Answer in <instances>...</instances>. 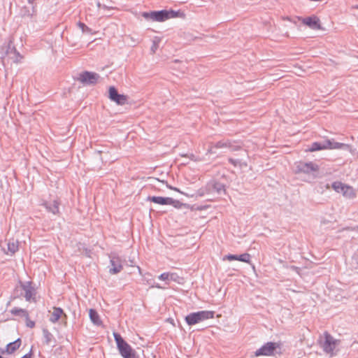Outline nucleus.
Segmentation results:
<instances>
[{
	"mask_svg": "<svg viewBox=\"0 0 358 358\" xmlns=\"http://www.w3.org/2000/svg\"><path fill=\"white\" fill-rule=\"evenodd\" d=\"M117 348L123 358H138L136 351L124 340L118 333H113Z\"/></svg>",
	"mask_w": 358,
	"mask_h": 358,
	"instance_id": "f257e3e1",
	"label": "nucleus"
},
{
	"mask_svg": "<svg viewBox=\"0 0 358 358\" xmlns=\"http://www.w3.org/2000/svg\"><path fill=\"white\" fill-rule=\"evenodd\" d=\"M226 192L225 185L216 180H210L205 187L199 190L200 196L209 195V194H224Z\"/></svg>",
	"mask_w": 358,
	"mask_h": 358,
	"instance_id": "f03ea898",
	"label": "nucleus"
},
{
	"mask_svg": "<svg viewBox=\"0 0 358 358\" xmlns=\"http://www.w3.org/2000/svg\"><path fill=\"white\" fill-rule=\"evenodd\" d=\"M214 315V311L200 310L188 314L185 320L188 325L192 326L204 320L213 318Z\"/></svg>",
	"mask_w": 358,
	"mask_h": 358,
	"instance_id": "7ed1b4c3",
	"label": "nucleus"
},
{
	"mask_svg": "<svg viewBox=\"0 0 358 358\" xmlns=\"http://www.w3.org/2000/svg\"><path fill=\"white\" fill-rule=\"evenodd\" d=\"M338 341L335 339L327 331L324 333V339L322 336L318 339V343L324 352L333 355V352L337 345Z\"/></svg>",
	"mask_w": 358,
	"mask_h": 358,
	"instance_id": "20e7f679",
	"label": "nucleus"
},
{
	"mask_svg": "<svg viewBox=\"0 0 358 358\" xmlns=\"http://www.w3.org/2000/svg\"><path fill=\"white\" fill-rule=\"evenodd\" d=\"M280 348V344L274 342H267L255 352L256 357L271 356L274 355L275 350Z\"/></svg>",
	"mask_w": 358,
	"mask_h": 358,
	"instance_id": "39448f33",
	"label": "nucleus"
},
{
	"mask_svg": "<svg viewBox=\"0 0 358 358\" xmlns=\"http://www.w3.org/2000/svg\"><path fill=\"white\" fill-rule=\"evenodd\" d=\"M142 16L147 20L153 22H164L166 20L167 10H154L142 13Z\"/></svg>",
	"mask_w": 358,
	"mask_h": 358,
	"instance_id": "423d86ee",
	"label": "nucleus"
},
{
	"mask_svg": "<svg viewBox=\"0 0 358 358\" xmlns=\"http://www.w3.org/2000/svg\"><path fill=\"white\" fill-rule=\"evenodd\" d=\"M99 78L98 73L86 71L79 74L78 80L85 85H95Z\"/></svg>",
	"mask_w": 358,
	"mask_h": 358,
	"instance_id": "0eeeda50",
	"label": "nucleus"
},
{
	"mask_svg": "<svg viewBox=\"0 0 358 358\" xmlns=\"http://www.w3.org/2000/svg\"><path fill=\"white\" fill-rule=\"evenodd\" d=\"M319 166L312 162H299L296 164V173H310L317 171Z\"/></svg>",
	"mask_w": 358,
	"mask_h": 358,
	"instance_id": "6e6552de",
	"label": "nucleus"
},
{
	"mask_svg": "<svg viewBox=\"0 0 358 358\" xmlns=\"http://www.w3.org/2000/svg\"><path fill=\"white\" fill-rule=\"evenodd\" d=\"M109 99L117 103L118 105H124L127 101V96L119 94L114 86H111L108 90Z\"/></svg>",
	"mask_w": 358,
	"mask_h": 358,
	"instance_id": "1a4fd4ad",
	"label": "nucleus"
},
{
	"mask_svg": "<svg viewBox=\"0 0 358 358\" xmlns=\"http://www.w3.org/2000/svg\"><path fill=\"white\" fill-rule=\"evenodd\" d=\"M110 259L109 273L113 275L120 273L123 268L122 259L115 255L110 256Z\"/></svg>",
	"mask_w": 358,
	"mask_h": 358,
	"instance_id": "9d476101",
	"label": "nucleus"
},
{
	"mask_svg": "<svg viewBox=\"0 0 358 358\" xmlns=\"http://www.w3.org/2000/svg\"><path fill=\"white\" fill-rule=\"evenodd\" d=\"M303 24L307 25L312 29L320 30L321 29V24L320 19L315 15L302 18Z\"/></svg>",
	"mask_w": 358,
	"mask_h": 358,
	"instance_id": "9b49d317",
	"label": "nucleus"
},
{
	"mask_svg": "<svg viewBox=\"0 0 358 358\" xmlns=\"http://www.w3.org/2000/svg\"><path fill=\"white\" fill-rule=\"evenodd\" d=\"M59 204L60 203L57 200H53L52 201H45L42 205L49 213H51L53 215H59Z\"/></svg>",
	"mask_w": 358,
	"mask_h": 358,
	"instance_id": "f8f14e48",
	"label": "nucleus"
},
{
	"mask_svg": "<svg viewBox=\"0 0 358 358\" xmlns=\"http://www.w3.org/2000/svg\"><path fill=\"white\" fill-rule=\"evenodd\" d=\"M21 287L24 291V298L29 301L35 295V289L29 281L21 283Z\"/></svg>",
	"mask_w": 358,
	"mask_h": 358,
	"instance_id": "ddd939ff",
	"label": "nucleus"
},
{
	"mask_svg": "<svg viewBox=\"0 0 358 358\" xmlns=\"http://www.w3.org/2000/svg\"><path fill=\"white\" fill-rule=\"evenodd\" d=\"M6 55H8L15 62H19L22 58L16 48L11 45V43H9L7 46Z\"/></svg>",
	"mask_w": 358,
	"mask_h": 358,
	"instance_id": "4468645a",
	"label": "nucleus"
},
{
	"mask_svg": "<svg viewBox=\"0 0 358 358\" xmlns=\"http://www.w3.org/2000/svg\"><path fill=\"white\" fill-rule=\"evenodd\" d=\"M21 345V339L17 338L15 341L6 345L4 350H1V353L12 354L15 352Z\"/></svg>",
	"mask_w": 358,
	"mask_h": 358,
	"instance_id": "2eb2a0df",
	"label": "nucleus"
},
{
	"mask_svg": "<svg viewBox=\"0 0 358 358\" xmlns=\"http://www.w3.org/2000/svg\"><path fill=\"white\" fill-rule=\"evenodd\" d=\"M214 147L217 149L228 148H230L232 151L238 150L240 148L239 146L233 145L232 142L229 140H222L217 141L214 144Z\"/></svg>",
	"mask_w": 358,
	"mask_h": 358,
	"instance_id": "dca6fc26",
	"label": "nucleus"
},
{
	"mask_svg": "<svg viewBox=\"0 0 358 358\" xmlns=\"http://www.w3.org/2000/svg\"><path fill=\"white\" fill-rule=\"evenodd\" d=\"M158 278L164 281L179 282L180 277L176 273L164 272L160 274Z\"/></svg>",
	"mask_w": 358,
	"mask_h": 358,
	"instance_id": "f3484780",
	"label": "nucleus"
},
{
	"mask_svg": "<svg viewBox=\"0 0 358 358\" xmlns=\"http://www.w3.org/2000/svg\"><path fill=\"white\" fill-rule=\"evenodd\" d=\"M148 200L155 203L160 205H169L171 201V197H162V196H148Z\"/></svg>",
	"mask_w": 358,
	"mask_h": 358,
	"instance_id": "a211bd4d",
	"label": "nucleus"
},
{
	"mask_svg": "<svg viewBox=\"0 0 358 358\" xmlns=\"http://www.w3.org/2000/svg\"><path fill=\"white\" fill-rule=\"evenodd\" d=\"M64 314L63 309L60 307H54L53 311L51 314V316L49 320L55 324L58 322L61 316Z\"/></svg>",
	"mask_w": 358,
	"mask_h": 358,
	"instance_id": "6ab92c4d",
	"label": "nucleus"
},
{
	"mask_svg": "<svg viewBox=\"0 0 358 358\" xmlns=\"http://www.w3.org/2000/svg\"><path fill=\"white\" fill-rule=\"evenodd\" d=\"M90 319L94 324L101 325L102 322L98 313L94 309H90L89 311Z\"/></svg>",
	"mask_w": 358,
	"mask_h": 358,
	"instance_id": "aec40b11",
	"label": "nucleus"
},
{
	"mask_svg": "<svg viewBox=\"0 0 358 358\" xmlns=\"http://www.w3.org/2000/svg\"><path fill=\"white\" fill-rule=\"evenodd\" d=\"M43 336L44 338V343L46 345H50L55 341L54 336L47 329H43Z\"/></svg>",
	"mask_w": 358,
	"mask_h": 358,
	"instance_id": "412c9836",
	"label": "nucleus"
},
{
	"mask_svg": "<svg viewBox=\"0 0 358 358\" xmlns=\"http://www.w3.org/2000/svg\"><path fill=\"white\" fill-rule=\"evenodd\" d=\"M166 20L171 18L180 17L185 18V15L180 10H167Z\"/></svg>",
	"mask_w": 358,
	"mask_h": 358,
	"instance_id": "4be33fe9",
	"label": "nucleus"
},
{
	"mask_svg": "<svg viewBox=\"0 0 358 358\" xmlns=\"http://www.w3.org/2000/svg\"><path fill=\"white\" fill-rule=\"evenodd\" d=\"M325 150L324 142H314L307 149V151L315 152Z\"/></svg>",
	"mask_w": 358,
	"mask_h": 358,
	"instance_id": "5701e85b",
	"label": "nucleus"
},
{
	"mask_svg": "<svg viewBox=\"0 0 358 358\" xmlns=\"http://www.w3.org/2000/svg\"><path fill=\"white\" fill-rule=\"evenodd\" d=\"M343 196L348 199H353L355 197V193L353 188L351 186L345 185V189L343 193Z\"/></svg>",
	"mask_w": 358,
	"mask_h": 358,
	"instance_id": "b1692460",
	"label": "nucleus"
},
{
	"mask_svg": "<svg viewBox=\"0 0 358 358\" xmlns=\"http://www.w3.org/2000/svg\"><path fill=\"white\" fill-rule=\"evenodd\" d=\"M343 196L348 199H353L355 197V193L353 188L351 186L345 185V189L343 193Z\"/></svg>",
	"mask_w": 358,
	"mask_h": 358,
	"instance_id": "393cba45",
	"label": "nucleus"
},
{
	"mask_svg": "<svg viewBox=\"0 0 358 358\" xmlns=\"http://www.w3.org/2000/svg\"><path fill=\"white\" fill-rule=\"evenodd\" d=\"M345 184L341 182V181H335L331 185V187L334 189V191L342 194L345 189Z\"/></svg>",
	"mask_w": 358,
	"mask_h": 358,
	"instance_id": "a878e982",
	"label": "nucleus"
},
{
	"mask_svg": "<svg viewBox=\"0 0 358 358\" xmlns=\"http://www.w3.org/2000/svg\"><path fill=\"white\" fill-rule=\"evenodd\" d=\"M10 313L13 315H18L21 317H28L29 315L26 310L15 307L11 310Z\"/></svg>",
	"mask_w": 358,
	"mask_h": 358,
	"instance_id": "bb28decb",
	"label": "nucleus"
},
{
	"mask_svg": "<svg viewBox=\"0 0 358 358\" xmlns=\"http://www.w3.org/2000/svg\"><path fill=\"white\" fill-rule=\"evenodd\" d=\"M8 250L11 254H15L18 250V243L17 241H9L8 243Z\"/></svg>",
	"mask_w": 358,
	"mask_h": 358,
	"instance_id": "cd10ccee",
	"label": "nucleus"
},
{
	"mask_svg": "<svg viewBox=\"0 0 358 358\" xmlns=\"http://www.w3.org/2000/svg\"><path fill=\"white\" fill-rule=\"evenodd\" d=\"M251 256L248 253H243L238 255V261H241L245 263H250Z\"/></svg>",
	"mask_w": 358,
	"mask_h": 358,
	"instance_id": "c85d7f7f",
	"label": "nucleus"
},
{
	"mask_svg": "<svg viewBox=\"0 0 358 358\" xmlns=\"http://www.w3.org/2000/svg\"><path fill=\"white\" fill-rule=\"evenodd\" d=\"M348 144L334 141L332 149H348Z\"/></svg>",
	"mask_w": 358,
	"mask_h": 358,
	"instance_id": "c756f323",
	"label": "nucleus"
},
{
	"mask_svg": "<svg viewBox=\"0 0 358 358\" xmlns=\"http://www.w3.org/2000/svg\"><path fill=\"white\" fill-rule=\"evenodd\" d=\"M78 27L82 30L83 33H90L91 32V29L88 27L85 23L82 22H78Z\"/></svg>",
	"mask_w": 358,
	"mask_h": 358,
	"instance_id": "7c9ffc66",
	"label": "nucleus"
},
{
	"mask_svg": "<svg viewBox=\"0 0 358 358\" xmlns=\"http://www.w3.org/2000/svg\"><path fill=\"white\" fill-rule=\"evenodd\" d=\"M21 15L23 17H25V16L31 17V16H32L33 14L31 12L29 8L24 6L21 9Z\"/></svg>",
	"mask_w": 358,
	"mask_h": 358,
	"instance_id": "2f4dec72",
	"label": "nucleus"
},
{
	"mask_svg": "<svg viewBox=\"0 0 358 358\" xmlns=\"http://www.w3.org/2000/svg\"><path fill=\"white\" fill-rule=\"evenodd\" d=\"M169 205L173 206L176 208H180L182 206H183V203L179 201L178 200H175L173 198H171V203Z\"/></svg>",
	"mask_w": 358,
	"mask_h": 358,
	"instance_id": "473e14b6",
	"label": "nucleus"
},
{
	"mask_svg": "<svg viewBox=\"0 0 358 358\" xmlns=\"http://www.w3.org/2000/svg\"><path fill=\"white\" fill-rule=\"evenodd\" d=\"M334 141L333 139H327L324 141V145L326 149H331L334 145Z\"/></svg>",
	"mask_w": 358,
	"mask_h": 358,
	"instance_id": "72a5a7b5",
	"label": "nucleus"
},
{
	"mask_svg": "<svg viewBox=\"0 0 358 358\" xmlns=\"http://www.w3.org/2000/svg\"><path fill=\"white\" fill-rule=\"evenodd\" d=\"M224 259H227L229 261L238 260V255L229 254L224 257Z\"/></svg>",
	"mask_w": 358,
	"mask_h": 358,
	"instance_id": "f704fd0d",
	"label": "nucleus"
},
{
	"mask_svg": "<svg viewBox=\"0 0 358 358\" xmlns=\"http://www.w3.org/2000/svg\"><path fill=\"white\" fill-rule=\"evenodd\" d=\"M229 162L234 166H236L240 163V161L238 159H235L233 158H229Z\"/></svg>",
	"mask_w": 358,
	"mask_h": 358,
	"instance_id": "c9c22d12",
	"label": "nucleus"
},
{
	"mask_svg": "<svg viewBox=\"0 0 358 358\" xmlns=\"http://www.w3.org/2000/svg\"><path fill=\"white\" fill-rule=\"evenodd\" d=\"M214 148H215L213 145H211L208 150H207V154H215V152L214 151Z\"/></svg>",
	"mask_w": 358,
	"mask_h": 358,
	"instance_id": "e433bc0d",
	"label": "nucleus"
},
{
	"mask_svg": "<svg viewBox=\"0 0 358 358\" xmlns=\"http://www.w3.org/2000/svg\"><path fill=\"white\" fill-rule=\"evenodd\" d=\"M32 357V348L29 350L28 353L22 356L21 358H31Z\"/></svg>",
	"mask_w": 358,
	"mask_h": 358,
	"instance_id": "4c0bfd02",
	"label": "nucleus"
},
{
	"mask_svg": "<svg viewBox=\"0 0 358 358\" xmlns=\"http://www.w3.org/2000/svg\"><path fill=\"white\" fill-rule=\"evenodd\" d=\"M27 326L30 327V328H33L34 326H35V322H33V321H29L27 323Z\"/></svg>",
	"mask_w": 358,
	"mask_h": 358,
	"instance_id": "58836bf2",
	"label": "nucleus"
},
{
	"mask_svg": "<svg viewBox=\"0 0 358 358\" xmlns=\"http://www.w3.org/2000/svg\"><path fill=\"white\" fill-rule=\"evenodd\" d=\"M157 44H156V43L154 41V42H153L152 45V47H151V50H152L153 52H155V50H157Z\"/></svg>",
	"mask_w": 358,
	"mask_h": 358,
	"instance_id": "ea45409f",
	"label": "nucleus"
},
{
	"mask_svg": "<svg viewBox=\"0 0 358 358\" xmlns=\"http://www.w3.org/2000/svg\"><path fill=\"white\" fill-rule=\"evenodd\" d=\"M169 188H170L171 189H173V190L177 191V192H178L182 193V192H180V191L178 188H176V187H169Z\"/></svg>",
	"mask_w": 358,
	"mask_h": 358,
	"instance_id": "a19ab883",
	"label": "nucleus"
},
{
	"mask_svg": "<svg viewBox=\"0 0 358 358\" xmlns=\"http://www.w3.org/2000/svg\"><path fill=\"white\" fill-rule=\"evenodd\" d=\"M324 186L327 189H329L330 187L329 184H326Z\"/></svg>",
	"mask_w": 358,
	"mask_h": 358,
	"instance_id": "79ce46f5",
	"label": "nucleus"
},
{
	"mask_svg": "<svg viewBox=\"0 0 358 358\" xmlns=\"http://www.w3.org/2000/svg\"><path fill=\"white\" fill-rule=\"evenodd\" d=\"M29 3H32L35 0H27Z\"/></svg>",
	"mask_w": 358,
	"mask_h": 358,
	"instance_id": "37998d69",
	"label": "nucleus"
},
{
	"mask_svg": "<svg viewBox=\"0 0 358 358\" xmlns=\"http://www.w3.org/2000/svg\"><path fill=\"white\" fill-rule=\"evenodd\" d=\"M155 287H157V288H161V287L159 286V285H155Z\"/></svg>",
	"mask_w": 358,
	"mask_h": 358,
	"instance_id": "c03bdc74",
	"label": "nucleus"
},
{
	"mask_svg": "<svg viewBox=\"0 0 358 358\" xmlns=\"http://www.w3.org/2000/svg\"><path fill=\"white\" fill-rule=\"evenodd\" d=\"M0 358H3V357L1 355H0Z\"/></svg>",
	"mask_w": 358,
	"mask_h": 358,
	"instance_id": "a18cd8bd",
	"label": "nucleus"
},
{
	"mask_svg": "<svg viewBox=\"0 0 358 358\" xmlns=\"http://www.w3.org/2000/svg\"><path fill=\"white\" fill-rule=\"evenodd\" d=\"M357 8H358V6H357Z\"/></svg>",
	"mask_w": 358,
	"mask_h": 358,
	"instance_id": "49530a36",
	"label": "nucleus"
}]
</instances>
